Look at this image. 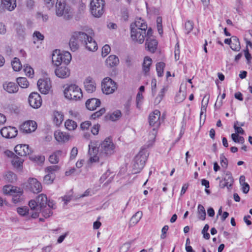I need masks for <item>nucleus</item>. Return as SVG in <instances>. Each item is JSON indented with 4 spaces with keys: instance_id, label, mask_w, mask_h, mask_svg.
<instances>
[{
    "instance_id": "nucleus-1",
    "label": "nucleus",
    "mask_w": 252,
    "mask_h": 252,
    "mask_svg": "<svg viewBox=\"0 0 252 252\" xmlns=\"http://www.w3.org/2000/svg\"><path fill=\"white\" fill-rule=\"evenodd\" d=\"M160 116V112L158 110H155L149 115V124L151 126L153 127L152 130L149 133L150 140L152 142H154L157 134V129L159 127L161 124Z\"/></svg>"
},
{
    "instance_id": "nucleus-2",
    "label": "nucleus",
    "mask_w": 252,
    "mask_h": 252,
    "mask_svg": "<svg viewBox=\"0 0 252 252\" xmlns=\"http://www.w3.org/2000/svg\"><path fill=\"white\" fill-rule=\"evenodd\" d=\"M87 39H88L87 33L82 32H73L69 42L71 50L73 52L77 50L80 44L84 45Z\"/></svg>"
},
{
    "instance_id": "nucleus-3",
    "label": "nucleus",
    "mask_w": 252,
    "mask_h": 252,
    "mask_svg": "<svg viewBox=\"0 0 252 252\" xmlns=\"http://www.w3.org/2000/svg\"><path fill=\"white\" fill-rule=\"evenodd\" d=\"M115 146L112 142V140L109 138H106L99 145V155L101 156L102 161L114 153Z\"/></svg>"
},
{
    "instance_id": "nucleus-4",
    "label": "nucleus",
    "mask_w": 252,
    "mask_h": 252,
    "mask_svg": "<svg viewBox=\"0 0 252 252\" xmlns=\"http://www.w3.org/2000/svg\"><path fill=\"white\" fill-rule=\"evenodd\" d=\"M64 94L66 98L74 100L80 99L83 96L81 89L75 84H71L66 88Z\"/></svg>"
},
{
    "instance_id": "nucleus-5",
    "label": "nucleus",
    "mask_w": 252,
    "mask_h": 252,
    "mask_svg": "<svg viewBox=\"0 0 252 252\" xmlns=\"http://www.w3.org/2000/svg\"><path fill=\"white\" fill-rule=\"evenodd\" d=\"M104 0H92L90 9L92 15L95 17H100L104 12Z\"/></svg>"
},
{
    "instance_id": "nucleus-6",
    "label": "nucleus",
    "mask_w": 252,
    "mask_h": 252,
    "mask_svg": "<svg viewBox=\"0 0 252 252\" xmlns=\"http://www.w3.org/2000/svg\"><path fill=\"white\" fill-rule=\"evenodd\" d=\"M147 157L143 152H139L134 158L132 166V171L134 174L139 173L144 167Z\"/></svg>"
},
{
    "instance_id": "nucleus-7",
    "label": "nucleus",
    "mask_w": 252,
    "mask_h": 252,
    "mask_svg": "<svg viewBox=\"0 0 252 252\" xmlns=\"http://www.w3.org/2000/svg\"><path fill=\"white\" fill-rule=\"evenodd\" d=\"M102 92L106 94L113 93L117 89L116 83L109 77L105 78L101 83Z\"/></svg>"
},
{
    "instance_id": "nucleus-8",
    "label": "nucleus",
    "mask_w": 252,
    "mask_h": 252,
    "mask_svg": "<svg viewBox=\"0 0 252 252\" xmlns=\"http://www.w3.org/2000/svg\"><path fill=\"white\" fill-rule=\"evenodd\" d=\"M65 1L66 0H57L56 12L57 16L64 15L65 17L68 18L70 9L69 7L66 5Z\"/></svg>"
},
{
    "instance_id": "nucleus-9",
    "label": "nucleus",
    "mask_w": 252,
    "mask_h": 252,
    "mask_svg": "<svg viewBox=\"0 0 252 252\" xmlns=\"http://www.w3.org/2000/svg\"><path fill=\"white\" fill-rule=\"evenodd\" d=\"M89 154L90 156L89 159L91 163L97 161L101 162V165H102L103 163V161H102L101 156L99 155V147L97 148L95 146L89 144Z\"/></svg>"
},
{
    "instance_id": "nucleus-10",
    "label": "nucleus",
    "mask_w": 252,
    "mask_h": 252,
    "mask_svg": "<svg viewBox=\"0 0 252 252\" xmlns=\"http://www.w3.org/2000/svg\"><path fill=\"white\" fill-rule=\"evenodd\" d=\"M146 37V31L141 29H134L132 28L131 30V37L134 41L141 44L143 43Z\"/></svg>"
},
{
    "instance_id": "nucleus-11",
    "label": "nucleus",
    "mask_w": 252,
    "mask_h": 252,
    "mask_svg": "<svg viewBox=\"0 0 252 252\" xmlns=\"http://www.w3.org/2000/svg\"><path fill=\"white\" fill-rule=\"evenodd\" d=\"M27 188L33 193L41 191L42 187L41 183L35 178H31L28 181Z\"/></svg>"
},
{
    "instance_id": "nucleus-12",
    "label": "nucleus",
    "mask_w": 252,
    "mask_h": 252,
    "mask_svg": "<svg viewBox=\"0 0 252 252\" xmlns=\"http://www.w3.org/2000/svg\"><path fill=\"white\" fill-rule=\"evenodd\" d=\"M29 103L33 108H38L42 104V99L40 95L37 93H31L29 97Z\"/></svg>"
},
{
    "instance_id": "nucleus-13",
    "label": "nucleus",
    "mask_w": 252,
    "mask_h": 252,
    "mask_svg": "<svg viewBox=\"0 0 252 252\" xmlns=\"http://www.w3.org/2000/svg\"><path fill=\"white\" fill-rule=\"evenodd\" d=\"M17 129L15 127L6 126L0 130L1 135L6 138H12L15 137L17 134Z\"/></svg>"
},
{
    "instance_id": "nucleus-14",
    "label": "nucleus",
    "mask_w": 252,
    "mask_h": 252,
    "mask_svg": "<svg viewBox=\"0 0 252 252\" xmlns=\"http://www.w3.org/2000/svg\"><path fill=\"white\" fill-rule=\"evenodd\" d=\"M36 127V123L34 121H29L20 126V131L25 133H31L35 131Z\"/></svg>"
},
{
    "instance_id": "nucleus-15",
    "label": "nucleus",
    "mask_w": 252,
    "mask_h": 252,
    "mask_svg": "<svg viewBox=\"0 0 252 252\" xmlns=\"http://www.w3.org/2000/svg\"><path fill=\"white\" fill-rule=\"evenodd\" d=\"M37 85L40 92L43 94H48L51 87L50 81L47 79H39Z\"/></svg>"
},
{
    "instance_id": "nucleus-16",
    "label": "nucleus",
    "mask_w": 252,
    "mask_h": 252,
    "mask_svg": "<svg viewBox=\"0 0 252 252\" xmlns=\"http://www.w3.org/2000/svg\"><path fill=\"white\" fill-rule=\"evenodd\" d=\"M14 151L18 155L21 157L29 155L32 153V150L30 149L29 145L26 144L16 145Z\"/></svg>"
},
{
    "instance_id": "nucleus-17",
    "label": "nucleus",
    "mask_w": 252,
    "mask_h": 252,
    "mask_svg": "<svg viewBox=\"0 0 252 252\" xmlns=\"http://www.w3.org/2000/svg\"><path fill=\"white\" fill-rule=\"evenodd\" d=\"M29 205L31 208V211L29 214L32 218L35 219L39 216V214L41 212V208H39L36 200H31L29 202Z\"/></svg>"
},
{
    "instance_id": "nucleus-18",
    "label": "nucleus",
    "mask_w": 252,
    "mask_h": 252,
    "mask_svg": "<svg viewBox=\"0 0 252 252\" xmlns=\"http://www.w3.org/2000/svg\"><path fill=\"white\" fill-rule=\"evenodd\" d=\"M223 180L220 182V186L222 188L226 187L228 189L231 187L233 183L234 180L231 172L229 171H225L224 172V175L223 176Z\"/></svg>"
},
{
    "instance_id": "nucleus-19",
    "label": "nucleus",
    "mask_w": 252,
    "mask_h": 252,
    "mask_svg": "<svg viewBox=\"0 0 252 252\" xmlns=\"http://www.w3.org/2000/svg\"><path fill=\"white\" fill-rule=\"evenodd\" d=\"M86 91L89 93L94 92L96 89V84L94 80L91 77H87L84 81Z\"/></svg>"
},
{
    "instance_id": "nucleus-20",
    "label": "nucleus",
    "mask_w": 252,
    "mask_h": 252,
    "mask_svg": "<svg viewBox=\"0 0 252 252\" xmlns=\"http://www.w3.org/2000/svg\"><path fill=\"white\" fill-rule=\"evenodd\" d=\"M87 38L84 43L86 48L90 51H95L97 49V44L95 41L91 37L87 34Z\"/></svg>"
},
{
    "instance_id": "nucleus-21",
    "label": "nucleus",
    "mask_w": 252,
    "mask_h": 252,
    "mask_svg": "<svg viewBox=\"0 0 252 252\" xmlns=\"http://www.w3.org/2000/svg\"><path fill=\"white\" fill-rule=\"evenodd\" d=\"M101 102L99 99L95 98H92L87 100L86 106L88 109L90 110H94L99 107Z\"/></svg>"
},
{
    "instance_id": "nucleus-22",
    "label": "nucleus",
    "mask_w": 252,
    "mask_h": 252,
    "mask_svg": "<svg viewBox=\"0 0 252 252\" xmlns=\"http://www.w3.org/2000/svg\"><path fill=\"white\" fill-rule=\"evenodd\" d=\"M55 73L56 76L61 78H66L70 75L69 70L67 67L65 66H63L57 68L55 70Z\"/></svg>"
},
{
    "instance_id": "nucleus-23",
    "label": "nucleus",
    "mask_w": 252,
    "mask_h": 252,
    "mask_svg": "<svg viewBox=\"0 0 252 252\" xmlns=\"http://www.w3.org/2000/svg\"><path fill=\"white\" fill-rule=\"evenodd\" d=\"M157 45L158 42L153 37H148L146 38V46L150 52L154 53L157 49Z\"/></svg>"
},
{
    "instance_id": "nucleus-24",
    "label": "nucleus",
    "mask_w": 252,
    "mask_h": 252,
    "mask_svg": "<svg viewBox=\"0 0 252 252\" xmlns=\"http://www.w3.org/2000/svg\"><path fill=\"white\" fill-rule=\"evenodd\" d=\"M132 28H134V29H141L142 30L146 31L147 29V25L142 20L141 18H139L137 19L134 23H132L130 25V29H132Z\"/></svg>"
},
{
    "instance_id": "nucleus-25",
    "label": "nucleus",
    "mask_w": 252,
    "mask_h": 252,
    "mask_svg": "<svg viewBox=\"0 0 252 252\" xmlns=\"http://www.w3.org/2000/svg\"><path fill=\"white\" fill-rule=\"evenodd\" d=\"M3 88L9 93H15L18 90V87L13 82H5L3 84Z\"/></svg>"
},
{
    "instance_id": "nucleus-26",
    "label": "nucleus",
    "mask_w": 252,
    "mask_h": 252,
    "mask_svg": "<svg viewBox=\"0 0 252 252\" xmlns=\"http://www.w3.org/2000/svg\"><path fill=\"white\" fill-rule=\"evenodd\" d=\"M15 30L19 38L23 39L26 35V29L20 23H15L14 25Z\"/></svg>"
},
{
    "instance_id": "nucleus-27",
    "label": "nucleus",
    "mask_w": 252,
    "mask_h": 252,
    "mask_svg": "<svg viewBox=\"0 0 252 252\" xmlns=\"http://www.w3.org/2000/svg\"><path fill=\"white\" fill-rule=\"evenodd\" d=\"M55 138L58 142H64L69 139V136L65 133L60 130L56 131L54 133Z\"/></svg>"
},
{
    "instance_id": "nucleus-28",
    "label": "nucleus",
    "mask_w": 252,
    "mask_h": 252,
    "mask_svg": "<svg viewBox=\"0 0 252 252\" xmlns=\"http://www.w3.org/2000/svg\"><path fill=\"white\" fill-rule=\"evenodd\" d=\"M62 55L59 50H55L52 53V61L53 63L56 66H59L61 64Z\"/></svg>"
},
{
    "instance_id": "nucleus-29",
    "label": "nucleus",
    "mask_w": 252,
    "mask_h": 252,
    "mask_svg": "<svg viewBox=\"0 0 252 252\" xmlns=\"http://www.w3.org/2000/svg\"><path fill=\"white\" fill-rule=\"evenodd\" d=\"M119 63V60L117 56L111 55L106 59V65L110 67H114L117 66Z\"/></svg>"
},
{
    "instance_id": "nucleus-30",
    "label": "nucleus",
    "mask_w": 252,
    "mask_h": 252,
    "mask_svg": "<svg viewBox=\"0 0 252 252\" xmlns=\"http://www.w3.org/2000/svg\"><path fill=\"white\" fill-rule=\"evenodd\" d=\"M36 200L41 210L43 208L46 207L48 200L46 195L40 194L36 197Z\"/></svg>"
},
{
    "instance_id": "nucleus-31",
    "label": "nucleus",
    "mask_w": 252,
    "mask_h": 252,
    "mask_svg": "<svg viewBox=\"0 0 252 252\" xmlns=\"http://www.w3.org/2000/svg\"><path fill=\"white\" fill-rule=\"evenodd\" d=\"M63 152L61 150L55 151L49 158V161L52 164L58 163L59 161V157L61 156Z\"/></svg>"
},
{
    "instance_id": "nucleus-32",
    "label": "nucleus",
    "mask_w": 252,
    "mask_h": 252,
    "mask_svg": "<svg viewBox=\"0 0 252 252\" xmlns=\"http://www.w3.org/2000/svg\"><path fill=\"white\" fill-rule=\"evenodd\" d=\"M152 63V60L151 58L149 57H146L144 58L142 65V69L145 74H147L149 72Z\"/></svg>"
},
{
    "instance_id": "nucleus-33",
    "label": "nucleus",
    "mask_w": 252,
    "mask_h": 252,
    "mask_svg": "<svg viewBox=\"0 0 252 252\" xmlns=\"http://www.w3.org/2000/svg\"><path fill=\"white\" fill-rule=\"evenodd\" d=\"M2 3L9 11H12L16 6V0H3Z\"/></svg>"
},
{
    "instance_id": "nucleus-34",
    "label": "nucleus",
    "mask_w": 252,
    "mask_h": 252,
    "mask_svg": "<svg viewBox=\"0 0 252 252\" xmlns=\"http://www.w3.org/2000/svg\"><path fill=\"white\" fill-rule=\"evenodd\" d=\"M230 48L235 51H239L241 49L240 43L239 39L235 36H232V41Z\"/></svg>"
},
{
    "instance_id": "nucleus-35",
    "label": "nucleus",
    "mask_w": 252,
    "mask_h": 252,
    "mask_svg": "<svg viewBox=\"0 0 252 252\" xmlns=\"http://www.w3.org/2000/svg\"><path fill=\"white\" fill-rule=\"evenodd\" d=\"M54 122L57 126L62 124L63 120V115L61 112L55 111L54 112Z\"/></svg>"
},
{
    "instance_id": "nucleus-36",
    "label": "nucleus",
    "mask_w": 252,
    "mask_h": 252,
    "mask_svg": "<svg viewBox=\"0 0 252 252\" xmlns=\"http://www.w3.org/2000/svg\"><path fill=\"white\" fill-rule=\"evenodd\" d=\"M197 216L199 219L203 220L206 218V211L205 208L201 204H199L198 206Z\"/></svg>"
},
{
    "instance_id": "nucleus-37",
    "label": "nucleus",
    "mask_w": 252,
    "mask_h": 252,
    "mask_svg": "<svg viewBox=\"0 0 252 252\" xmlns=\"http://www.w3.org/2000/svg\"><path fill=\"white\" fill-rule=\"evenodd\" d=\"M4 179L8 182L13 183L16 181L17 176L13 172L8 171L6 173Z\"/></svg>"
},
{
    "instance_id": "nucleus-38",
    "label": "nucleus",
    "mask_w": 252,
    "mask_h": 252,
    "mask_svg": "<svg viewBox=\"0 0 252 252\" xmlns=\"http://www.w3.org/2000/svg\"><path fill=\"white\" fill-rule=\"evenodd\" d=\"M64 126L69 130H74L77 126V124L75 122L69 119L67 120L65 122Z\"/></svg>"
},
{
    "instance_id": "nucleus-39",
    "label": "nucleus",
    "mask_w": 252,
    "mask_h": 252,
    "mask_svg": "<svg viewBox=\"0 0 252 252\" xmlns=\"http://www.w3.org/2000/svg\"><path fill=\"white\" fill-rule=\"evenodd\" d=\"M11 65L13 70L16 71H19L22 68V64L19 59L17 58H14L11 62Z\"/></svg>"
},
{
    "instance_id": "nucleus-40",
    "label": "nucleus",
    "mask_w": 252,
    "mask_h": 252,
    "mask_svg": "<svg viewBox=\"0 0 252 252\" xmlns=\"http://www.w3.org/2000/svg\"><path fill=\"white\" fill-rule=\"evenodd\" d=\"M17 82L19 86L22 88H27L28 87L29 84L25 77H19L17 79Z\"/></svg>"
},
{
    "instance_id": "nucleus-41",
    "label": "nucleus",
    "mask_w": 252,
    "mask_h": 252,
    "mask_svg": "<svg viewBox=\"0 0 252 252\" xmlns=\"http://www.w3.org/2000/svg\"><path fill=\"white\" fill-rule=\"evenodd\" d=\"M165 64L163 62H159L156 64V70L158 76L161 77L163 74V70L165 67Z\"/></svg>"
},
{
    "instance_id": "nucleus-42",
    "label": "nucleus",
    "mask_w": 252,
    "mask_h": 252,
    "mask_svg": "<svg viewBox=\"0 0 252 252\" xmlns=\"http://www.w3.org/2000/svg\"><path fill=\"white\" fill-rule=\"evenodd\" d=\"M23 161L24 160L21 158L17 156H14L11 160V162L15 167L18 168L22 165Z\"/></svg>"
},
{
    "instance_id": "nucleus-43",
    "label": "nucleus",
    "mask_w": 252,
    "mask_h": 252,
    "mask_svg": "<svg viewBox=\"0 0 252 252\" xmlns=\"http://www.w3.org/2000/svg\"><path fill=\"white\" fill-rule=\"evenodd\" d=\"M60 169L59 165H52L46 167L45 169V172L51 175H55V172L58 171Z\"/></svg>"
},
{
    "instance_id": "nucleus-44",
    "label": "nucleus",
    "mask_w": 252,
    "mask_h": 252,
    "mask_svg": "<svg viewBox=\"0 0 252 252\" xmlns=\"http://www.w3.org/2000/svg\"><path fill=\"white\" fill-rule=\"evenodd\" d=\"M62 58H63V63L65 64H68L71 60V55L69 52L66 51L61 53Z\"/></svg>"
},
{
    "instance_id": "nucleus-45",
    "label": "nucleus",
    "mask_w": 252,
    "mask_h": 252,
    "mask_svg": "<svg viewBox=\"0 0 252 252\" xmlns=\"http://www.w3.org/2000/svg\"><path fill=\"white\" fill-rule=\"evenodd\" d=\"M121 116V112L120 110H116L110 115L109 119L112 121H116L119 120Z\"/></svg>"
},
{
    "instance_id": "nucleus-46",
    "label": "nucleus",
    "mask_w": 252,
    "mask_h": 252,
    "mask_svg": "<svg viewBox=\"0 0 252 252\" xmlns=\"http://www.w3.org/2000/svg\"><path fill=\"white\" fill-rule=\"evenodd\" d=\"M142 216V212L141 211H138L136 212L135 215H134L132 218H131L130 221L133 223H137L141 219Z\"/></svg>"
},
{
    "instance_id": "nucleus-47",
    "label": "nucleus",
    "mask_w": 252,
    "mask_h": 252,
    "mask_svg": "<svg viewBox=\"0 0 252 252\" xmlns=\"http://www.w3.org/2000/svg\"><path fill=\"white\" fill-rule=\"evenodd\" d=\"M55 178V175H51L48 173L44 176L43 179V182L46 184H51L53 183Z\"/></svg>"
},
{
    "instance_id": "nucleus-48",
    "label": "nucleus",
    "mask_w": 252,
    "mask_h": 252,
    "mask_svg": "<svg viewBox=\"0 0 252 252\" xmlns=\"http://www.w3.org/2000/svg\"><path fill=\"white\" fill-rule=\"evenodd\" d=\"M167 90V89L166 87H163L160 91L158 95V96L156 97L155 99V102L157 103H159L161 100L162 99L164 94L165 92Z\"/></svg>"
},
{
    "instance_id": "nucleus-49",
    "label": "nucleus",
    "mask_w": 252,
    "mask_h": 252,
    "mask_svg": "<svg viewBox=\"0 0 252 252\" xmlns=\"http://www.w3.org/2000/svg\"><path fill=\"white\" fill-rule=\"evenodd\" d=\"M220 163L222 168L226 169L228 166V160L223 154L220 155Z\"/></svg>"
},
{
    "instance_id": "nucleus-50",
    "label": "nucleus",
    "mask_w": 252,
    "mask_h": 252,
    "mask_svg": "<svg viewBox=\"0 0 252 252\" xmlns=\"http://www.w3.org/2000/svg\"><path fill=\"white\" fill-rule=\"evenodd\" d=\"M185 28L187 34H189L193 28V23L191 21H188L185 24Z\"/></svg>"
},
{
    "instance_id": "nucleus-51",
    "label": "nucleus",
    "mask_w": 252,
    "mask_h": 252,
    "mask_svg": "<svg viewBox=\"0 0 252 252\" xmlns=\"http://www.w3.org/2000/svg\"><path fill=\"white\" fill-rule=\"evenodd\" d=\"M15 187V186H12L11 185H6L4 186L3 188V193L10 195L11 192H12L14 189V188Z\"/></svg>"
},
{
    "instance_id": "nucleus-52",
    "label": "nucleus",
    "mask_w": 252,
    "mask_h": 252,
    "mask_svg": "<svg viewBox=\"0 0 252 252\" xmlns=\"http://www.w3.org/2000/svg\"><path fill=\"white\" fill-rule=\"evenodd\" d=\"M22 195H23V190L22 189L18 188L17 187H15V188H14V189L10 194L12 197H13V196L15 195L18 196Z\"/></svg>"
},
{
    "instance_id": "nucleus-53",
    "label": "nucleus",
    "mask_w": 252,
    "mask_h": 252,
    "mask_svg": "<svg viewBox=\"0 0 252 252\" xmlns=\"http://www.w3.org/2000/svg\"><path fill=\"white\" fill-rule=\"evenodd\" d=\"M105 109L104 108H102L100 109L99 111L95 112V113H93L91 115V118L93 119H95L97 118H98L102 116L104 113L105 112Z\"/></svg>"
},
{
    "instance_id": "nucleus-54",
    "label": "nucleus",
    "mask_w": 252,
    "mask_h": 252,
    "mask_svg": "<svg viewBox=\"0 0 252 252\" xmlns=\"http://www.w3.org/2000/svg\"><path fill=\"white\" fill-rule=\"evenodd\" d=\"M40 212H42V215L45 218H47L51 216L53 213L51 209L47 208H43L42 209Z\"/></svg>"
},
{
    "instance_id": "nucleus-55",
    "label": "nucleus",
    "mask_w": 252,
    "mask_h": 252,
    "mask_svg": "<svg viewBox=\"0 0 252 252\" xmlns=\"http://www.w3.org/2000/svg\"><path fill=\"white\" fill-rule=\"evenodd\" d=\"M131 242H126L124 244L120 249V252H127L131 247Z\"/></svg>"
},
{
    "instance_id": "nucleus-56",
    "label": "nucleus",
    "mask_w": 252,
    "mask_h": 252,
    "mask_svg": "<svg viewBox=\"0 0 252 252\" xmlns=\"http://www.w3.org/2000/svg\"><path fill=\"white\" fill-rule=\"evenodd\" d=\"M92 123L90 121H85L83 122L80 125V129L83 131L87 130L89 129Z\"/></svg>"
},
{
    "instance_id": "nucleus-57",
    "label": "nucleus",
    "mask_w": 252,
    "mask_h": 252,
    "mask_svg": "<svg viewBox=\"0 0 252 252\" xmlns=\"http://www.w3.org/2000/svg\"><path fill=\"white\" fill-rule=\"evenodd\" d=\"M111 48L110 47L107 45H105L102 49V56L103 57H106L110 52Z\"/></svg>"
},
{
    "instance_id": "nucleus-58",
    "label": "nucleus",
    "mask_w": 252,
    "mask_h": 252,
    "mask_svg": "<svg viewBox=\"0 0 252 252\" xmlns=\"http://www.w3.org/2000/svg\"><path fill=\"white\" fill-rule=\"evenodd\" d=\"M24 70L27 76L32 77L33 74V69L31 66H24Z\"/></svg>"
},
{
    "instance_id": "nucleus-59",
    "label": "nucleus",
    "mask_w": 252,
    "mask_h": 252,
    "mask_svg": "<svg viewBox=\"0 0 252 252\" xmlns=\"http://www.w3.org/2000/svg\"><path fill=\"white\" fill-rule=\"evenodd\" d=\"M24 197L23 195H18V196L15 195V196H13V197H12V201L15 204L20 203V202L23 201L24 200Z\"/></svg>"
},
{
    "instance_id": "nucleus-60",
    "label": "nucleus",
    "mask_w": 252,
    "mask_h": 252,
    "mask_svg": "<svg viewBox=\"0 0 252 252\" xmlns=\"http://www.w3.org/2000/svg\"><path fill=\"white\" fill-rule=\"evenodd\" d=\"M29 210L26 207H19L17 208V212L21 216H25L27 213H29Z\"/></svg>"
},
{
    "instance_id": "nucleus-61",
    "label": "nucleus",
    "mask_w": 252,
    "mask_h": 252,
    "mask_svg": "<svg viewBox=\"0 0 252 252\" xmlns=\"http://www.w3.org/2000/svg\"><path fill=\"white\" fill-rule=\"evenodd\" d=\"M237 125H239V123H238V122H236L235 123L234 126V129L235 130L237 134H244V130L240 126H237Z\"/></svg>"
},
{
    "instance_id": "nucleus-62",
    "label": "nucleus",
    "mask_w": 252,
    "mask_h": 252,
    "mask_svg": "<svg viewBox=\"0 0 252 252\" xmlns=\"http://www.w3.org/2000/svg\"><path fill=\"white\" fill-rule=\"evenodd\" d=\"M100 126L98 124L94 125L91 129V132L94 135L98 134Z\"/></svg>"
},
{
    "instance_id": "nucleus-63",
    "label": "nucleus",
    "mask_w": 252,
    "mask_h": 252,
    "mask_svg": "<svg viewBox=\"0 0 252 252\" xmlns=\"http://www.w3.org/2000/svg\"><path fill=\"white\" fill-rule=\"evenodd\" d=\"M210 98L209 94H206L202 100V105H204L205 106H207L209 102Z\"/></svg>"
},
{
    "instance_id": "nucleus-64",
    "label": "nucleus",
    "mask_w": 252,
    "mask_h": 252,
    "mask_svg": "<svg viewBox=\"0 0 252 252\" xmlns=\"http://www.w3.org/2000/svg\"><path fill=\"white\" fill-rule=\"evenodd\" d=\"M111 172L108 170L104 174H103L100 179L101 183L103 182L111 175Z\"/></svg>"
}]
</instances>
